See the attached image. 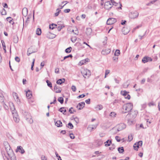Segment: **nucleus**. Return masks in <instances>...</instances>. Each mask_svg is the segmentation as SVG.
Returning <instances> with one entry per match:
<instances>
[{
  "label": "nucleus",
  "instance_id": "obj_1",
  "mask_svg": "<svg viewBox=\"0 0 160 160\" xmlns=\"http://www.w3.org/2000/svg\"><path fill=\"white\" fill-rule=\"evenodd\" d=\"M133 108V105L131 103L124 104L122 106V112L123 113H126L130 111Z\"/></svg>",
  "mask_w": 160,
  "mask_h": 160
},
{
  "label": "nucleus",
  "instance_id": "obj_2",
  "mask_svg": "<svg viewBox=\"0 0 160 160\" xmlns=\"http://www.w3.org/2000/svg\"><path fill=\"white\" fill-rule=\"evenodd\" d=\"M126 128V125L123 123H121L117 125L115 127L113 128V130H117L118 132L121 131Z\"/></svg>",
  "mask_w": 160,
  "mask_h": 160
},
{
  "label": "nucleus",
  "instance_id": "obj_3",
  "mask_svg": "<svg viewBox=\"0 0 160 160\" xmlns=\"http://www.w3.org/2000/svg\"><path fill=\"white\" fill-rule=\"evenodd\" d=\"M81 73L85 78H88L91 75L90 71L87 69H83L81 71Z\"/></svg>",
  "mask_w": 160,
  "mask_h": 160
},
{
  "label": "nucleus",
  "instance_id": "obj_4",
  "mask_svg": "<svg viewBox=\"0 0 160 160\" xmlns=\"http://www.w3.org/2000/svg\"><path fill=\"white\" fill-rule=\"evenodd\" d=\"M139 13L137 11L131 12L129 14V17L132 19H134L138 18Z\"/></svg>",
  "mask_w": 160,
  "mask_h": 160
},
{
  "label": "nucleus",
  "instance_id": "obj_5",
  "mask_svg": "<svg viewBox=\"0 0 160 160\" xmlns=\"http://www.w3.org/2000/svg\"><path fill=\"white\" fill-rule=\"evenodd\" d=\"M25 118L26 120L30 123H32L33 122V120L32 118V116L29 113H26Z\"/></svg>",
  "mask_w": 160,
  "mask_h": 160
},
{
  "label": "nucleus",
  "instance_id": "obj_6",
  "mask_svg": "<svg viewBox=\"0 0 160 160\" xmlns=\"http://www.w3.org/2000/svg\"><path fill=\"white\" fill-rule=\"evenodd\" d=\"M104 6L105 9L108 10L112 7V4L111 1H107L105 2Z\"/></svg>",
  "mask_w": 160,
  "mask_h": 160
},
{
  "label": "nucleus",
  "instance_id": "obj_7",
  "mask_svg": "<svg viewBox=\"0 0 160 160\" xmlns=\"http://www.w3.org/2000/svg\"><path fill=\"white\" fill-rule=\"evenodd\" d=\"M6 150L7 152V153L8 156L10 157L11 155V154L12 153V151L11 149L10 146L8 144H7V145L5 147Z\"/></svg>",
  "mask_w": 160,
  "mask_h": 160
},
{
  "label": "nucleus",
  "instance_id": "obj_8",
  "mask_svg": "<svg viewBox=\"0 0 160 160\" xmlns=\"http://www.w3.org/2000/svg\"><path fill=\"white\" fill-rule=\"evenodd\" d=\"M13 117V119L14 121L16 123H18L19 122L20 119L17 112L12 114Z\"/></svg>",
  "mask_w": 160,
  "mask_h": 160
},
{
  "label": "nucleus",
  "instance_id": "obj_9",
  "mask_svg": "<svg viewBox=\"0 0 160 160\" xmlns=\"http://www.w3.org/2000/svg\"><path fill=\"white\" fill-rule=\"evenodd\" d=\"M117 21L116 19L115 18H111L108 19L107 22V24L108 25L112 24Z\"/></svg>",
  "mask_w": 160,
  "mask_h": 160
},
{
  "label": "nucleus",
  "instance_id": "obj_10",
  "mask_svg": "<svg viewBox=\"0 0 160 160\" xmlns=\"http://www.w3.org/2000/svg\"><path fill=\"white\" fill-rule=\"evenodd\" d=\"M9 104L10 109L12 112V114H14V113L17 112L15 110V109L13 104L12 102H10L9 103Z\"/></svg>",
  "mask_w": 160,
  "mask_h": 160
},
{
  "label": "nucleus",
  "instance_id": "obj_11",
  "mask_svg": "<svg viewBox=\"0 0 160 160\" xmlns=\"http://www.w3.org/2000/svg\"><path fill=\"white\" fill-rule=\"evenodd\" d=\"M152 61V58L148 57H144L142 59V61L144 63H145L148 62H151Z\"/></svg>",
  "mask_w": 160,
  "mask_h": 160
},
{
  "label": "nucleus",
  "instance_id": "obj_12",
  "mask_svg": "<svg viewBox=\"0 0 160 160\" xmlns=\"http://www.w3.org/2000/svg\"><path fill=\"white\" fill-rule=\"evenodd\" d=\"M130 29L129 27H124L122 29V32L123 33L126 35L128 34L130 31Z\"/></svg>",
  "mask_w": 160,
  "mask_h": 160
},
{
  "label": "nucleus",
  "instance_id": "obj_13",
  "mask_svg": "<svg viewBox=\"0 0 160 160\" xmlns=\"http://www.w3.org/2000/svg\"><path fill=\"white\" fill-rule=\"evenodd\" d=\"M16 151L17 152H19L22 154H23L25 152V151L21 146H18Z\"/></svg>",
  "mask_w": 160,
  "mask_h": 160
},
{
  "label": "nucleus",
  "instance_id": "obj_14",
  "mask_svg": "<svg viewBox=\"0 0 160 160\" xmlns=\"http://www.w3.org/2000/svg\"><path fill=\"white\" fill-rule=\"evenodd\" d=\"M85 106V103L84 102H82L79 103L77 106V108L78 110H81Z\"/></svg>",
  "mask_w": 160,
  "mask_h": 160
},
{
  "label": "nucleus",
  "instance_id": "obj_15",
  "mask_svg": "<svg viewBox=\"0 0 160 160\" xmlns=\"http://www.w3.org/2000/svg\"><path fill=\"white\" fill-rule=\"evenodd\" d=\"M112 2V4L113 5H114L115 6H117L118 4L120 5V7H118V9H121V7L122 6V4L120 2L118 3L116 2H115L113 0H110Z\"/></svg>",
  "mask_w": 160,
  "mask_h": 160
},
{
  "label": "nucleus",
  "instance_id": "obj_16",
  "mask_svg": "<svg viewBox=\"0 0 160 160\" xmlns=\"http://www.w3.org/2000/svg\"><path fill=\"white\" fill-rule=\"evenodd\" d=\"M92 29L91 28H86V33L87 36H90L92 33Z\"/></svg>",
  "mask_w": 160,
  "mask_h": 160
},
{
  "label": "nucleus",
  "instance_id": "obj_17",
  "mask_svg": "<svg viewBox=\"0 0 160 160\" xmlns=\"http://www.w3.org/2000/svg\"><path fill=\"white\" fill-rule=\"evenodd\" d=\"M55 122V125L58 127H61L62 126V123L60 120H58Z\"/></svg>",
  "mask_w": 160,
  "mask_h": 160
},
{
  "label": "nucleus",
  "instance_id": "obj_18",
  "mask_svg": "<svg viewBox=\"0 0 160 160\" xmlns=\"http://www.w3.org/2000/svg\"><path fill=\"white\" fill-rule=\"evenodd\" d=\"M22 14L24 16H26L28 14V9L27 8H24L22 10Z\"/></svg>",
  "mask_w": 160,
  "mask_h": 160
},
{
  "label": "nucleus",
  "instance_id": "obj_19",
  "mask_svg": "<svg viewBox=\"0 0 160 160\" xmlns=\"http://www.w3.org/2000/svg\"><path fill=\"white\" fill-rule=\"evenodd\" d=\"M64 107H62L59 109V111L61 112H62L63 114H66V112H67V110L65 109Z\"/></svg>",
  "mask_w": 160,
  "mask_h": 160
},
{
  "label": "nucleus",
  "instance_id": "obj_20",
  "mask_svg": "<svg viewBox=\"0 0 160 160\" xmlns=\"http://www.w3.org/2000/svg\"><path fill=\"white\" fill-rule=\"evenodd\" d=\"M26 96L27 98L28 99L31 98L32 96L31 92L28 90L26 92Z\"/></svg>",
  "mask_w": 160,
  "mask_h": 160
},
{
  "label": "nucleus",
  "instance_id": "obj_21",
  "mask_svg": "<svg viewBox=\"0 0 160 160\" xmlns=\"http://www.w3.org/2000/svg\"><path fill=\"white\" fill-rule=\"evenodd\" d=\"M112 143V141L111 140H108L106 142H104L105 146V147H108Z\"/></svg>",
  "mask_w": 160,
  "mask_h": 160
},
{
  "label": "nucleus",
  "instance_id": "obj_22",
  "mask_svg": "<svg viewBox=\"0 0 160 160\" xmlns=\"http://www.w3.org/2000/svg\"><path fill=\"white\" fill-rule=\"evenodd\" d=\"M13 97L15 100L17 101V103L20 102V100L19 99L16 93H15L13 94Z\"/></svg>",
  "mask_w": 160,
  "mask_h": 160
},
{
  "label": "nucleus",
  "instance_id": "obj_23",
  "mask_svg": "<svg viewBox=\"0 0 160 160\" xmlns=\"http://www.w3.org/2000/svg\"><path fill=\"white\" fill-rule=\"evenodd\" d=\"M54 89L55 92L56 93L60 92L61 91L59 88H58L57 85H55L54 86Z\"/></svg>",
  "mask_w": 160,
  "mask_h": 160
},
{
  "label": "nucleus",
  "instance_id": "obj_24",
  "mask_svg": "<svg viewBox=\"0 0 160 160\" xmlns=\"http://www.w3.org/2000/svg\"><path fill=\"white\" fill-rule=\"evenodd\" d=\"M103 107L101 105H98L97 106H96L95 108L97 110H99L102 109Z\"/></svg>",
  "mask_w": 160,
  "mask_h": 160
},
{
  "label": "nucleus",
  "instance_id": "obj_25",
  "mask_svg": "<svg viewBox=\"0 0 160 160\" xmlns=\"http://www.w3.org/2000/svg\"><path fill=\"white\" fill-rule=\"evenodd\" d=\"M65 79L64 78L62 79H59L57 81V83L58 84H61L62 83L64 82Z\"/></svg>",
  "mask_w": 160,
  "mask_h": 160
},
{
  "label": "nucleus",
  "instance_id": "obj_26",
  "mask_svg": "<svg viewBox=\"0 0 160 160\" xmlns=\"http://www.w3.org/2000/svg\"><path fill=\"white\" fill-rule=\"evenodd\" d=\"M57 25L56 24L52 23L49 25V28L52 29H53L56 28H57Z\"/></svg>",
  "mask_w": 160,
  "mask_h": 160
},
{
  "label": "nucleus",
  "instance_id": "obj_27",
  "mask_svg": "<svg viewBox=\"0 0 160 160\" xmlns=\"http://www.w3.org/2000/svg\"><path fill=\"white\" fill-rule=\"evenodd\" d=\"M36 34L38 35H40L41 34V30L40 28H38L36 30Z\"/></svg>",
  "mask_w": 160,
  "mask_h": 160
},
{
  "label": "nucleus",
  "instance_id": "obj_28",
  "mask_svg": "<svg viewBox=\"0 0 160 160\" xmlns=\"http://www.w3.org/2000/svg\"><path fill=\"white\" fill-rule=\"evenodd\" d=\"M4 101V97L2 93H0V102H3Z\"/></svg>",
  "mask_w": 160,
  "mask_h": 160
},
{
  "label": "nucleus",
  "instance_id": "obj_29",
  "mask_svg": "<svg viewBox=\"0 0 160 160\" xmlns=\"http://www.w3.org/2000/svg\"><path fill=\"white\" fill-rule=\"evenodd\" d=\"M1 13L2 15H6L7 14V12L6 11V10L4 8H3L1 11Z\"/></svg>",
  "mask_w": 160,
  "mask_h": 160
},
{
  "label": "nucleus",
  "instance_id": "obj_30",
  "mask_svg": "<svg viewBox=\"0 0 160 160\" xmlns=\"http://www.w3.org/2000/svg\"><path fill=\"white\" fill-rule=\"evenodd\" d=\"M1 42L2 44V46L3 47V49L4 51V52H6V46L4 43V42L3 40L1 41Z\"/></svg>",
  "mask_w": 160,
  "mask_h": 160
},
{
  "label": "nucleus",
  "instance_id": "obj_31",
  "mask_svg": "<svg viewBox=\"0 0 160 160\" xmlns=\"http://www.w3.org/2000/svg\"><path fill=\"white\" fill-rule=\"evenodd\" d=\"M72 48L70 47L65 49V51L67 53H69L71 52Z\"/></svg>",
  "mask_w": 160,
  "mask_h": 160
},
{
  "label": "nucleus",
  "instance_id": "obj_32",
  "mask_svg": "<svg viewBox=\"0 0 160 160\" xmlns=\"http://www.w3.org/2000/svg\"><path fill=\"white\" fill-rule=\"evenodd\" d=\"M137 113L138 112L137 111H135L133 112L132 111L131 114L132 115L133 117H135L137 116Z\"/></svg>",
  "mask_w": 160,
  "mask_h": 160
},
{
  "label": "nucleus",
  "instance_id": "obj_33",
  "mask_svg": "<svg viewBox=\"0 0 160 160\" xmlns=\"http://www.w3.org/2000/svg\"><path fill=\"white\" fill-rule=\"evenodd\" d=\"M31 48H30L28 49L27 53L28 56H29L31 53L34 52H32L31 50Z\"/></svg>",
  "mask_w": 160,
  "mask_h": 160
},
{
  "label": "nucleus",
  "instance_id": "obj_34",
  "mask_svg": "<svg viewBox=\"0 0 160 160\" xmlns=\"http://www.w3.org/2000/svg\"><path fill=\"white\" fill-rule=\"evenodd\" d=\"M121 94L125 97L127 95L128 92L126 91H121Z\"/></svg>",
  "mask_w": 160,
  "mask_h": 160
},
{
  "label": "nucleus",
  "instance_id": "obj_35",
  "mask_svg": "<svg viewBox=\"0 0 160 160\" xmlns=\"http://www.w3.org/2000/svg\"><path fill=\"white\" fill-rule=\"evenodd\" d=\"M118 150L119 152L120 153L123 152L124 151L123 147L118 148Z\"/></svg>",
  "mask_w": 160,
  "mask_h": 160
},
{
  "label": "nucleus",
  "instance_id": "obj_36",
  "mask_svg": "<svg viewBox=\"0 0 160 160\" xmlns=\"http://www.w3.org/2000/svg\"><path fill=\"white\" fill-rule=\"evenodd\" d=\"M64 27V26L63 25H61L58 26L57 27V29L58 31H60L62 28Z\"/></svg>",
  "mask_w": 160,
  "mask_h": 160
},
{
  "label": "nucleus",
  "instance_id": "obj_37",
  "mask_svg": "<svg viewBox=\"0 0 160 160\" xmlns=\"http://www.w3.org/2000/svg\"><path fill=\"white\" fill-rule=\"evenodd\" d=\"M58 100L60 102L61 104H62L63 102V99L62 97H59L58 99Z\"/></svg>",
  "mask_w": 160,
  "mask_h": 160
},
{
  "label": "nucleus",
  "instance_id": "obj_38",
  "mask_svg": "<svg viewBox=\"0 0 160 160\" xmlns=\"http://www.w3.org/2000/svg\"><path fill=\"white\" fill-rule=\"evenodd\" d=\"M116 113L114 112H112L110 114V116L111 117H116Z\"/></svg>",
  "mask_w": 160,
  "mask_h": 160
},
{
  "label": "nucleus",
  "instance_id": "obj_39",
  "mask_svg": "<svg viewBox=\"0 0 160 160\" xmlns=\"http://www.w3.org/2000/svg\"><path fill=\"white\" fill-rule=\"evenodd\" d=\"M103 141L101 140H98L97 142V145L99 146H101L103 143Z\"/></svg>",
  "mask_w": 160,
  "mask_h": 160
},
{
  "label": "nucleus",
  "instance_id": "obj_40",
  "mask_svg": "<svg viewBox=\"0 0 160 160\" xmlns=\"http://www.w3.org/2000/svg\"><path fill=\"white\" fill-rule=\"evenodd\" d=\"M120 54V51L119 50L117 49L114 53V55L116 56H118Z\"/></svg>",
  "mask_w": 160,
  "mask_h": 160
},
{
  "label": "nucleus",
  "instance_id": "obj_41",
  "mask_svg": "<svg viewBox=\"0 0 160 160\" xmlns=\"http://www.w3.org/2000/svg\"><path fill=\"white\" fill-rule=\"evenodd\" d=\"M46 82L47 83L48 86L50 88L52 87V84L51 82L49 80H47L46 81Z\"/></svg>",
  "mask_w": 160,
  "mask_h": 160
},
{
  "label": "nucleus",
  "instance_id": "obj_42",
  "mask_svg": "<svg viewBox=\"0 0 160 160\" xmlns=\"http://www.w3.org/2000/svg\"><path fill=\"white\" fill-rule=\"evenodd\" d=\"M133 137L132 134L129 135L128 136V140L131 141L133 139Z\"/></svg>",
  "mask_w": 160,
  "mask_h": 160
},
{
  "label": "nucleus",
  "instance_id": "obj_43",
  "mask_svg": "<svg viewBox=\"0 0 160 160\" xmlns=\"http://www.w3.org/2000/svg\"><path fill=\"white\" fill-rule=\"evenodd\" d=\"M60 11L61 10L59 9L58 8L56 10V12L55 13V16H57L58 15Z\"/></svg>",
  "mask_w": 160,
  "mask_h": 160
},
{
  "label": "nucleus",
  "instance_id": "obj_44",
  "mask_svg": "<svg viewBox=\"0 0 160 160\" xmlns=\"http://www.w3.org/2000/svg\"><path fill=\"white\" fill-rule=\"evenodd\" d=\"M18 37H14L13 38V42L15 43H18Z\"/></svg>",
  "mask_w": 160,
  "mask_h": 160
},
{
  "label": "nucleus",
  "instance_id": "obj_45",
  "mask_svg": "<svg viewBox=\"0 0 160 160\" xmlns=\"http://www.w3.org/2000/svg\"><path fill=\"white\" fill-rule=\"evenodd\" d=\"M134 149L136 150H138L139 148L138 146L137 145L136 143L134 144L133 145Z\"/></svg>",
  "mask_w": 160,
  "mask_h": 160
},
{
  "label": "nucleus",
  "instance_id": "obj_46",
  "mask_svg": "<svg viewBox=\"0 0 160 160\" xmlns=\"http://www.w3.org/2000/svg\"><path fill=\"white\" fill-rule=\"evenodd\" d=\"M76 37L75 36L72 37L71 38V41L72 42L74 43L76 41Z\"/></svg>",
  "mask_w": 160,
  "mask_h": 160
},
{
  "label": "nucleus",
  "instance_id": "obj_47",
  "mask_svg": "<svg viewBox=\"0 0 160 160\" xmlns=\"http://www.w3.org/2000/svg\"><path fill=\"white\" fill-rule=\"evenodd\" d=\"M86 63L84 61V60H82L79 63V65L80 66H81L84 64Z\"/></svg>",
  "mask_w": 160,
  "mask_h": 160
},
{
  "label": "nucleus",
  "instance_id": "obj_48",
  "mask_svg": "<svg viewBox=\"0 0 160 160\" xmlns=\"http://www.w3.org/2000/svg\"><path fill=\"white\" fill-rule=\"evenodd\" d=\"M68 128H70V129H72L73 127V125L71 123V122H69L68 123Z\"/></svg>",
  "mask_w": 160,
  "mask_h": 160
},
{
  "label": "nucleus",
  "instance_id": "obj_49",
  "mask_svg": "<svg viewBox=\"0 0 160 160\" xmlns=\"http://www.w3.org/2000/svg\"><path fill=\"white\" fill-rule=\"evenodd\" d=\"M137 145L139 147L140 146H141L142 145V141H140L138 142L137 143H136Z\"/></svg>",
  "mask_w": 160,
  "mask_h": 160
},
{
  "label": "nucleus",
  "instance_id": "obj_50",
  "mask_svg": "<svg viewBox=\"0 0 160 160\" xmlns=\"http://www.w3.org/2000/svg\"><path fill=\"white\" fill-rule=\"evenodd\" d=\"M55 154L56 155V156L58 158V160H62L61 157L58 155V154L57 153V152H55Z\"/></svg>",
  "mask_w": 160,
  "mask_h": 160
},
{
  "label": "nucleus",
  "instance_id": "obj_51",
  "mask_svg": "<svg viewBox=\"0 0 160 160\" xmlns=\"http://www.w3.org/2000/svg\"><path fill=\"white\" fill-rule=\"evenodd\" d=\"M110 72V71L108 70H106L105 72V76L104 77V78H106V77L107 75Z\"/></svg>",
  "mask_w": 160,
  "mask_h": 160
},
{
  "label": "nucleus",
  "instance_id": "obj_52",
  "mask_svg": "<svg viewBox=\"0 0 160 160\" xmlns=\"http://www.w3.org/2000/svg\"><path fill=\"white\" fill-rule=\"evenodd\" d=\"M71 89L74 92H75L76 91V88L74 85H72V86Z\"/></svg>",
  "mask_w": 160,
  "mask_h": 160
},
{
  "label": "nucleus",
  "instance_id": "obj_53",
  "mask_svg": "<svg viewBox=\"0 0 160 160\" xmlns=\"http://www.w3.org/2000/svg\"><path fill=\"white\" fill-rule=\"evenodd\" d=\"M7 21H8L10 23H11V22H12V19L10 17H8L7 18Z\"/></svg>",
  "mask_w": 160,
  "mask_h": 160
},
{
  "label": "nucleus",
  "instance_id": "obj_54",
  "mask_svg": "<svg viewBox=\"0 0 160 160\" xmlns=\"http://www.w3.org/2000/svg\"><path fill=\"white\" fill-rule=\"evenodd\" d=\"M120 101L118 99H115V100L113 102V104L114 105H115L117 103H119Z\"/></svg>",
  "mask_w": 160,
  "mask_h": 160
},
{
  "label": "nucleus",
  "instance_id": "obj_55",
  "mask_svg": "<svg viewBox=\"0 0 160 160\" xmlns=\"http://www.w3.org/2000/svg\"><path fill=\"white\" fill-rule=\"evenodd\" d=\"M74 120L76 122V124L78 123L79 121L78 118L77 117L75 118H74Z\"/></svg>",
  "mask_w": 160,
  "mask_h": 160
},
{
  "label": "nucleus",
  "instance_id": "obj_56",
  "mask_svg": "<svg viewBox=\"0 0 160 160\" xmlns=\"http://www.w3.org/2000/svg\"><path fill=\"white\" fill-rule=\"evenodd\" d=\"M69 136L71 139H73L75 137L73 133H70L69 134Z\"/></svg>",
  "mask_w": 160,
  "mask_h": 160
},
{
  "label": "nucleus",
  "instance_id": "obj_57",
  "mask_svg": "<svg viewBox=\"0 0 160 160\" xmlns=\"http://www.w3.org/2000/svg\"><path fill=\"white\" fill-rule=\"evenodd\" d=\"M15 61L18 62H19L20 61V59L18 57H15Z\"/></svg>",
  "mask_w": 160,
  "mask_h": 160
},
{
  "label": "nucleus",
  "instance_id": "obj_58",
  "mask_svg": "<svg viewBox=\"0 0 160 160\" xmlns=\"http://www.w3.org/2000/svg\"><path fill=\"white\" fill-rule=\"evenodd\" d=\"M55 72L56 73H59V68H56L55 69Z\"/></svg>",
  "mask_w": 160,
  "mask_h": 160
},
{
  "label": "nucleus",
  "instance_id": "obj_59",
  "mask_svg": "<svg viewBox=\"0 0 160 160\" xmlns=\"http://www.w3.org/2000/svg\"><path fill=\"white\" fill-rule=\"evenodd\" d=\"M115 146L114 145L112 144V146L109 148V149L110 150H112L113 149L115 148Z\"/></svg>",
  "mask_w": 160,
  "mask_h": 160
},
{
  "label": "nucleus",
  "instance_id": "obj_60",
  "mask_svg": "<svg viewBox=\"0 0 160 160\" xmlns=\"http://www.w3.org/2000/svg\"><path fill=\"white\" fill-rule=\"evenodd\" d=\"M85 96V95L84 94L80 95L77 97L78 98H82L84 97Z\"/></svg>",
  "mask_w": 160,
  "mask_h": 160
},
{
  "label": "nucleus",
  "instance_id": "obj_61",
  "mask_svg": "<svg viewBox=\"0 0 160 160\" xmlns=\"http://www.w3.org/2000/svg\"><path fill=\"white\" fill-rule=\"evenodd\" d=\"M72 55H69L68 56H65L64 57V58H63V60H65V59H66V58H69V57H72Z\"/></svg>",
  "mask_w": 160,
  "mask_h": 160
},
{
  "label": "nucleus",
  "instance_id": "obj_62",
  "mask_svg": "<svg viewBox=\"0 0 160 160\" xmlns=\"http://www.w3.org/2000/svg\"><path fill=\"white\" fill-rule=\"evenodd\" d=\"M115 139L118 142H120V139L119 136H116Z\"/></svg>",
  "mask_w": 160,
  "mask_h": 160
},
{
  "label": "nucleus",
  "instance_id": "obj_63",
  "mask_svg": "<svg viewBox=\"0 0 160 160\" xmlns=\"http://www.w3.org/2000/svg\"><path fill=\"white\" fill-rule=\"evenodd\" d=\"M90 98H89L87 100H86L85 101V102L86 103H87L88 104H89L90 103Z\"/></svg>",
  "mask_w": 160,
  "mask_h": 160
},
{
  "label": "nucleus",
  "instance_id": "obj_64",
  "mask_svg": "<svg viewBox=\"0 0 160 160\" xmlns=\"http://www.w3.org/2000/svg\"><path fill=\"white\" fill-rule=\"evenodd\" d=\"M70 9H65L64 10V12L65 13H68L70 12Z\"/></svg>",
  "mask_w": 160,
  "mask_h": 160
}]
</instances>
